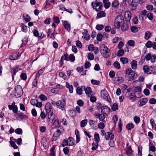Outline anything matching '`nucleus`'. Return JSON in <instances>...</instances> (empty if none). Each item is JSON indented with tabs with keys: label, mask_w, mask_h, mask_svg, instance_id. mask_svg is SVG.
I'll use <instances>...</instances> for the list:
<instances>
[{
	"label": "nucleus",
	"mask_w": 156,
	"mask_h": 156,
	"mask_svg": "<svg viewBox=\"0 0 156 156\" xmlns=\"http://www.w3.org/2000/svg\"><path fill=\"white\" fill-rule=\"evenodd\" d=\"M125 74V78H128L129 81L135 80L137 76V74L130 68L126 69Z\"/></svg>",
	"instance_id": "1"
},
{
	"label": "nucleus",
	"mask_w": 156,
	"mask_h": 156,
	"mask_svg": "<svg viewBox=\"0 0 156 156\" xmlns=\"http://www.w3.org/2000/svg\"><path fill=\"white\" fill-rule=\"evenodd\" d=\"M100 50L102 55L104 57L107 58L110 56V51L105 45H101L100 46Z\"/></svg>",
	"instance_id": "2"
},
{
	"label": "nucleus",
	"mask_w": 156,
	"mask_h": 156,
	"mask_svg": "<svg viewBox=\"0 0 156 156\" xmlns=\"http://www.w3.org/2000/svg\"><path fill=\"white\" fill-rule=\"evenodd\" d=\"M124 17L122 15H119L115 20L114 25L115 27L119 29L120 26L124 23Z\"/></svg>",
	"instance_id": "3"
},
{
	"label": "nucleus",
	"mask_w": 156,
	"mask_h": 156,
	"mask_svg": "<svg viewBox=\"0 0 156 156\" xmlns=\"http://www.w3.org/2000/svg\"><path fill=\"white\" fill-rule=\"evenodd\" d=\"M91 5L93 9L97 12L100 11L102 7V3L98 2L97 0L95 2H92Z\"/></svg>",
	"instance_id": "4"
},
{
	"label": "nucleus",
	"mask_w": 156,
	"mask_h": 156,
	"mask_svg": "<svg viewBox=\"0 0 156 156\" xmlns=\"http://www.w3.org/2000/svg\"><path fill=\"white\" fill-rule=\"evenodd\" d=\"M23 94V89L20 85H17L15 88L14 95L16 98L20 97Z\"/></svg>",
	"instance_id": "5"
},
{
	"label": "nucleus",
	"mask_w": 156,
	"mask_h": 156,
	"mask_svg": "<svg viewBox=\"0 0 156 156\" xmlns=\"http://www.w3.org/2000/svg\"><path fill=\"white\" fill-rule=\"evenodd\" d=\"M66 102L63 99L57 101V107L61 109L62 110L65 109Z\"/></svg>",
	"instance_id": "6"
},
{
	"label": "nucleus",
	"mask_w": 156,
	"mask_h": 156,
	"mask_svg": "<svg viewBox=\"0 0 156 156\" xmlns=\"http://www.w3.org/2000/svg\"><path fill=\"white\" fill-rule=\"evenodd\" d=\"M101 96L103 99L106 101H108V99L110 98V96L108 92L105 89L102 90L101 91Z\"/></svg>",
	"instance_id": "7"
},
{
	"label": "nucleus",
	"mask_w": 156,
	"mask_h": 156,
	"mask_svg": "<svg viewBox=\"0 0 156 156\" xmlns=\"http://www.w3.org/2000/svg\"><path fill=\"white\" fill-rule=\"evenodd\" d=\"M145 57L147 61L151 60V62L152 63L154 62L156 60V56L155 55H154L151 56V54L149 53Z\"/></svg>",
	"instance_id": "8"
},
{
	"label": "nucleus",
	"mask_w": 156,
	"mask_h": 156,
	"mask_svg": "<svg viewBox=\"0 0 156 156\" xmlns=\"http://www.w3.org/2000/svg\"><path fill=\"white\" fill-rule=\"evenodd\" d=\"M148 101L147 98H143L141 99L138 102V106L139 107H141L145 105Z\"/></svg>",
	"instance_id": "9"
},
{
	"label": "nucleus",
	"mask_w": 156,
	"mask_h": 156,
	"mask_svg": "<svg viewBox=\"0 0 156 156\" xmlns=\"http://www.w3.org/2000/svg\"><path fill=\"white\" fill-rule=\"evenodd\" d=\"M19 53H11L9 56V59L11 60H15L18 59L20 57Z\"/></svg>",
	"instance_id": "10"
},
{
	"label": "nucleus",
	"mask_w": 156,
	"mask_h": 156,
	"mask_svg": "<svg viewBox=\"0 0 156 156\" xmlns=\"http://www.w3.org/2000/svg\"><path fill=\"white\" fill-rule=\"evenodd\" d=\"M110 112V109L108 106H105L102 107L101 110L102 114L107 115V114L109 113Z\"/></svg>",
	"instance_id": "11"
},
{
	"label": "nucleus",
	"mask_w": 156,
	"mask_h": 156,
	"mask_svg": "<svg viewBox=\"0 0 156 156\" xmlns=\"http://www.w3.org/2000/svg\"><path fill=\"white\" fill-rule=\"evenodd\" d=\"M105 138L106 140H113L114 137V135L113 133L109 132L106 133H105Z\"/></svg>",
	"instance_id": "12"
},
{
	"label": "nucleus",
	"mask_w": 156,
	"mask_h": 156,
	"mask_svg": "<svg viewBox=\"0 0 156 156\" xmlns=\"http://www.w3.org/2000/svg\"><path fill=\"white\" fill-rule=\"evenodd\" d=\"M124 78L121 76H116L115 78L114 81L118 84L122 83L124 81Z\"/></svg>",
	"instance_id": "13"
},
{
	"label": "nucleus",
	"mask_w": 156,
	"mask_h": 156,
	"mask_svg": "<svg viewBox=\"0 0 156 156\" xmlns=\"http://www.w3.org/2000/svg\"><path fill=\"white\" fill-rule=\"evenodd\" d=\"M131 17V13L129 11H126L125 13V18L126 21H129Z\"/></svg>",
	"instance_id": "14"
},
{
	"label": "nucleus",
	"mask_w": 156,
	"mask_h": 156,
	"mask_svg": "<svg viewBox=\"0 0 156 156\" xmlns=\"http://www.w3.org/2000/svg\"><path fill=\"white\" fill-rule=\"evenodd\" d=\"M45 108L47 113L51 112L52 108V106L50 103H48L46 104L45 106Z\"/></svg>",
	"instance_id": "15"
},
{
	"label": "nucleus",
	"mask_w": 156,
	"mask_h": 156,
	"mask_svg": "<svg viewBox=\"0 0 156 156\" xmlns=\"http://www.w3.org/2000/svg\"><path fill=\"white\" fill-rule=\"evenodd\" d=\"M126 153L128 156H131L132 155L133 151L132 150L131 146L128 147L126 148Z\"/></svg>",
	"instance_id": "16"
},
{
	"label": "nucleus",
	"mask_w": 156,
	"mask_h": 156,
	"mask_svg": "<svg viewBox=\"0 0 156 156\" xmlns=\"http://www.w3.org/2000/svg\"><path fill=\"white\" fill-rule=\"evenodd\" d=\"M63 24L64 27L68 31H69L70 30V24L68 23L66 21H64L63 22Z\"/></svg>",
	"instance_id": "17"
},
{
	"label": "nucleus",
	"mask_w": 156,
	"mask_h": 156,
	"mask_svg": "<svg viewBox=\"0 0 156 156\" xmlns=\"http://www.w3.org/2000/svg\"><path fill=\"white\" fill-rule=\"evenodd\" d=\"M83 37L86 39V40H88L90 39V36L88 33V31L86 30H84V32L83 33Z\"/></svg>",
	"instance_id": "18"
},
{
	"label": "nucleus",
	"mask_w": 156,
	"mask_h": 156,
	"mask_svg": "<svg viewBox=\"0 0 156 156\" xmlns=\"http://www.w3.org/2000/svg\"><path fill=\"white\" fill-rule=\"evenodd\" d=\"M126 96L132 102L134 101L137 98L136 96L133 95L132 93Z\"/></svg>",
	"instance_id": "19"
},
{
	"label": "nucleus",
	"mask_w": 156,
	"mask_h": 156,
	"mask_svg": "<svg viewBox=\"0 0 156 156\" xmlns=\"http://www.w3.org/2000/svg\"><path fill=\"white\" fill-rule=\"evenodd\" d=\"M19 67L18 66H16L12 68L11 71V72L12 74V78H13L14 76L16 75V73L18 71Z\"/></svg>",
	"instance_id": "20"
},
{
	"label": "nucleus",
	"mask_w": 156,
	"mask_h": 156,
	"mask_svg": "<svg viewBox=\"0 0 156 156\" xmlns=\"http://www.w3.org/2000/svg\"><path fill=\"white\" fill-rule=\"evenodd\" d=\"M49 121L50 122H52L55 118V115L53 114L52 112L50 113V114L48 115Z\"/></svg>",
	"instance_id": "21"
},
{
	"label": "nucleus",
	"mask_w": 156,
	"mask_h": 156,
	"mask_svg": "<svg viewBox=\"0 0 156 156\" xmlns=\"http://www.w3.org/2000/svg\"><path fill=\"white\" fill-rule=\"evenodd\" d=\"M62 133V132L61 130H60L59 129L57 130L55 132H54L53 134V137L54 138L55 137H56L55 139H57L58 137L60 135L61 133Z\"/></svg>",
	"instance_id": "22"
},
{
	"label": "nucleus",
	"mask_w": 156,
	"mask_h": 156,
	"mask_svg": "<svg viewBox=\"0 0 156 156\" xmlns=\"http://www.w3.org/2000/svg\"><path fill=\"white\" fill-rule=\"evenodd\" d=\"M137 62L135 60H133L131 63L130 64L132 68L133 69H136L137 67Z\"/></svg>",
	"instance_id": "23"
},
{
	"label": "nucleus",
	"mask_w": 156,
	"mask_h": 156,
	"mask_svg": "<svg viewBox=\"0 0 156 156\" xmlns=\"http://www.w3.org/2000/svg\"><path fill=\"white\" fill-rule=\"evenodd\" d=\"M17 115L19 118L20 120H22L23 119H26L27 118V116L22 112L18 113Z\"/></svg>",
	"instance_id": "24"
},
{
	"label": "nucleus",
	"mask_w": 156,
	"mask_h": 156,
	"mask_svg": "<svg viewBox=\"0 0 156 156\" xmlns=\"http://www.w3.org/2000/svg\"><path fill=\"white\" fill-rule=\"evenodd\" d=\"M84 88L85 89V90L86 94L88 96H90L91 94L92 93L91 88L90 87H88L85 88L84 87Z\"/></svg>",
	"instance_id": "25"
},
{
	"label": "nucleus",
	"mask_w": 156,
	"mask_h": 156,
	"mask_svg": "<svg viewBox=\"0 0 156 156\" xmlns=\"http://www.w3.org/2000/svg\"><path fill=\"white\" fill-rule=\"evenodd\" d=\"M105 13L103 11H101L98 12L97 14V17L98 18L105 17Z\"/></svg>",
	"instance_id": "26"
},
{
	"label": "nucleus",
	"mask_w": 156,
	"mask_h": 156,
	"mask_svg": "<svg viewBox=\"0 0 156 156\" xmlns=\"http://www.w3.org/2000/svg\"><path fill=\"white\" fill-rule=\"evenodd\" d=\"M134 91L135 94L136 95V94L137 93H138V94L139 95L141 92V88L139 86L136 87L135 88Z\"/></svg>",
	"instance_id": "27"
},
{
	"label": "nucleus",
	"mask_w": 156,
	"mask_h": 156,
	"mask_svg": "<svg viewBox=\"0 0 156 156\" xmlns=\"http://www.w3.org/2000/svg\"><path fill=\"white\" fill-rule=\"evenodd\" d=\"M44 70V68L41 69L39 70L37 73L36 74L35 76L36 77V78L37 79H39L40 75L43 73Z\"/></svg>",
	"instance_id": "28"
},
{
	"label": "nucleus",
	"mask_w": 156,
	"mask_h": 156,
	"mask_svg": "<svg viewBox=\"0 0 156 156\" xmlns=\"http://www.w3.org/2000/svg\"><path fill=\"white\" fill-rule=\"evenodd\" d=\"M151 35V32L150 31H147L145 33L144 38L146 40L149 39Z\"/></svg>",
	"instance_id": "29"
},
{
	"label": "nucleus",
	"mask_w": 156,
	"mask_h": 156,
	"mask_svg": "<svg viewBox=\"0 0 156 156\" xmlns=\"http://www.w3.org/2000/svg\"><path fill=\"white\" fill-rule=\"evenodd\" d=\"M94 137L96 143H98L100 140L99 134L98 133H95L94 135Z\"/></svg>",
	"instance_id": "30"
},
{
	"label": "nucleus",
	"mask_w": 156,
	"mask_h": 156,
	"mask_svg": "<svg viewBox=\"0 0 156 156\" xmlns=\"http://www.w3.org/2000/svg\"><path fill=\"white\" fill-rule=\"evenodd\" d=\"M66 87L68 88L69 92L70 93H72L73 92V88L72 85H70L69 83L67 82L66 83Z\"/></svg>",
	"instance_id": "31"
},
{
	"label": "nucleus",
	"mask_w": 156,
	"mask_h": 156,
	"mask_svg": "<svg viewBox=\"0 0 156 156\" xmlns=\"http://www.w3.org/2000/svg\"><path fill=\"white\" fill-rule=\"evenodd\" d=\"M39 79H37L36 77H35V78L32 83V87H35L37 85V81Z\"/></svg>",
	"instance_id": "32"
},
{
	"label": "nucleus",
	"mask_w": 156,
	"mask_h": 156,
	"mask_svg": "<svg viewBox=\"0 0 156 156\" xmlns=\"http://www.w3.org/2000/svg\"><path fill=\"white\" fill-rule=\"evenodd\" d=\"M23 17L24 18L25 21L27 22H29L30 20V16L28 14H24Z\"/></svg>",
	"instance_id": "33"
},
{
	"label": "nucleus",
	"mask_w": 156,
	"mask_h": 156,
	"mask_svg": "<svg viewBox=\"0 0 156 156\" xmlns=\"http://www.w3.org/2000/svg\"><path fill=\"white\" fill-rule=\"evenodd\" d=\"M74 139L72 137H69L68 138V142L69 145H73L74 144Z\"/></svg>",
	"instance_id": "34"
},
{
	"label": "nucleus",
	"mask_w": 156,
	"mask_h": 156,
	"mask_svg": "<svg viewBox=\"0 0 156 156\" xmlns=\"http://www.w3.org/2000/svg\"><path fill=\"white\" fill-rule=\"evenodd\" d=\"M55 147L54 146L51 148L50 149V156H55V152L54 151Z\"/></svg>",
	"instance_id": "35"
},
{
	"label": "nucleus",
	"mask_w": 156,
	"mask_h": 156,
	"mask_svg": "<svg viewBox=\"0 0 156 156\" xmlns=\"http://www.w3.org/2000/svg\"><path fill=\"white\" fill-rule=\"evenodd\" d=\"M120 61L123 64H126L128 62V59L126 58H121Z\"/></svg>",
	"instance_id": "36"
},
{
	"label": "nucleus",
	"mask_w": 156,
	"mask_h": 156,
	"mask_svg": "<svg viewBox=\"0 0 156 156\" xmlns=\"http://www.w3.org/2000/svg\"><path fill=\"white\" fill-rule=\"evenodd\" d=\"M129 5L132 7V10H133L136 9L137 3L131 2L129 3Z\"/></svg>",
	"instance_id": "37"
},
{
	"label": "nucleus",
	"mask_w": 156,
	"mask_h": 156,
	"mask_svg": "<svg viewBox=\"0 0 156 156\" xmlns=\"http://www.w3.org/2000/svg\"><path fill=\"white\" fill-rule=\"evenodd\" d=\"M92 146H93L91 148V149L93 151H94L96 150L98 147V143H93L92 144Z\"/></svg>",
	"instance_id": "38"
},
{
	"label": "nucleus",
	"mask_w": 156,
	"mask_h": 156,
	"mask_svg": "<svg viewBox=\"0 0 156 156\" xmlns=\"http://www.w3.org/2000/svg\"><path fill=\"white\" fill-rule=\"evenodd\" d=\"M134 128V125L132 123L128 124L126 126V128L128 130H130Z\"/></svg>",
	"instance_id": "39"
},
{
	"label": "nucleus",
	"mask_w": 156,
	"mask_h": 156,
	"mask_svg": "<svg viewBox=\"0 0 156 156\" xmlns=\"http://www.w3.org/2000/svg\"><path fill=\"white\" fill-rule=\"evenodd\" d=\"M87 119L82 120L80 122V125L82 127H84L87 125Z\"/></svg>",
	"instance_id": "40"
},
{
	"label": "nucleus",
	"mask_w": 156,
	"mask_h": 156,
	"mask_svg": "<svg viewBox=\"0 0 156 156\" xmlns=\"http://www.w3.org/2000/svg\"><path fill=\"white\" fill-rule=\"evenodd\" d=\"M142 147L141 145H139L138 147V154L139 156H141L142 155Z\"/></svg>",
	"instance_id": "41"
},
{
	"label": "nucleus",
	"mask_w": 156,
	"mask_h": 156,
	"mask_svg": "<svg viewBox=\"0 0 156 156\" xmlns=\"http://www.w3.org/2000/svg\"><path fill=\"white\" fill-rule=\"evenodd\" d=\"M119 2L117 0H115L112 2V5L113 7L116 8L119 6Z\"/></svg>",
	"instance_id": "42"
},
{
	"label": "nucleus",
	"mask_w": 156,
	"mask_h": 156,
	"mask_svg": "<svg viewBox=\"0 0 156 156\" xmlns=\"http://www.w3.org/2000/svg\"><path fill=\"white\" fill-rule=\"evenodd\" d=\"M88 122L90 126L94 127L95 125L96 124V122L93 121L92 120L90 119L89 120Z\"/></svg>",
	"instance_id": "43"
},
{
	"label": "nucleus",
	"mask_w": 156,
	"mask_h": 156,
	"mask_svg": "<svg viewBox=\"0 0 156 156\" xmlns=\"http://www.w3.org/2000/svg\"><path fill=\"white\" fill-rule=\"evenodd\" d=\"M113 66L115 68L117 69H119L120 68V64L117 61H116L114 62Z\"/></svg>",
	"instance_id": "44"
},
{
	"label": "nucleus",
	"mask_w": 156,
	"mask_h": 156,
	"mask_svg": "<svg viewBox=\"0 0 156 156\" xmlns=\"http://www.w3.org/2000/svg\"><path fill=\"white\" fill-rule=\"evenodd\" d=\"M134 121L136 124H138L140 121V119L139 117L135 116L134 117Z\"/></svg>",
	"instance_id": "45"
},
{
	"label": "nucleus",
	"mask_w": 156,
	"mask_h": 156,
	"mask_svg": "<svg viewBox=\"0 0 156 156\" xmlns=\"http://www.w3.org/2000/svg\"><path fill=\"white\" fill-rule=\"evenodd\" d=\"M150 123L152 126V127L153 129L156 126V125L153 119H150Z\"/></svg>",
	"instance_id": "46"
},
{
	"label": "nucleus",
	"mask_w": 156,
	"mask_h": 156,
	"mask_svg": "<svg viewBox=\"0 0 156 156\" xmlns=\"http://www.w3.org/2000/svg\"><path fill=\"white\" fill-rule=\"evenodd\" d=\"M21 27L22 28V31L24 32H26L27 30V26H26L23 24H22Z\"/></svg>",
	"instance_id": "47"
},
{
	"label": "nucleus",
	"mask_w": 156,
	"mask_h": 156,
	"mask_svg": "<svg viewBox=\"0 0 156 156\" xmlns=\"http://www.w3.org/2000/svg\"><path fill=\"white\" fill-rule=\"evenodd\" d=\"M147 16L150 20H152L153 19V16L151 12L148 13L147 15Z\"/></svg>",
	"instance_id": "48"
},
{
	"label": "nucleus",
	"mask_w": 156,
	"mask_h": 156,
	"mask_svg": "<svg viewBox=\"0 0 156 156\" xmlns=\"http://www.w3.org/2000/svg\"><path fill=\"white\" fill-rule=\"evenodd\" d=\"M104 27V26L102 24H98L96 26V28L98 30H101Z\"/></svg>",
	"instance_id": "49"
},
{
	"label": "nucleus",
	"mask_w": 156,
	"mask_h": 156,
	"mask_svg": "<svg viewBox=\"0 0 156 156\" xmlns=\"http://www.w3.org/2000/svg\"><path fill=\"white\" fill-rule=\"evenodd\" d=\"M152 42L151 41H148L145 44L146 47L147 48L152 47Z\"/></svg>",
	"instance_id": "50"
},
{
	"label": "nucleus",
	"mask_w": 156,
	"mask_h": 156,
	"mask_svg": "<svg viewBox=\"0 0 156 156\" xmlns=\"http://www.w3.org/2000/svg\"><path fill=\"white\" fill-rule=\"evenodd\" d=\"M124 54V51L123 49H120L117 52V55L119 56H122Z\"/></svg>",
	"instance_id": "51"
},
{
	"label": "nucleus",
	"mask_w": 156,
	"mask_h": 156,
	"mask_svg": "<svg viewBox=\"0 0 156 156\" xmlns=\"http://www.w3.org/2000/svg\"><path fill=\"white\" fill-rule=\"evenodd\" d=\"M118 108V106L117 104L114 103L112 106V109L113 111H115Z\"/></svg>",
	"instance_id": "52"
},
{
	"label": "nucleus",
	"mask_w": 156,
	"mask_h": 156,
	"mask_svg": "<svg viewBox=\"0 0 156 156\" xmlns=\"http://www.w3.org/2000/svg\"><path fill=\"white\" fill-rule=\"evenodd\" d=\"M61 145L62 147H64L65 146L69 145L68 140L65 139L64 140Z\"/></svg>",
	"instance_id": "53"
},
{
	"label": "nucleus",
	"mask_w": 156,
	"mask_h": 156,
	"mask_svg": "<svg viewBox=\"0 0 156 156\" xmlns=\"http://www.w3.org/2000/svg\"><path fill=\"white\" fill-rule=\"evenodd\" d=\"M131 30L132 32L133 33H136L138 31V27H136L133 26L131 27Z\"/></svg>",
	"instance_id": "54"
},
{
	"label": "nucleus",
	"mask_w": 156,
	"mask_h": 156,
	"mask_svg": "<svg viewBox=\"0 0 156 156\" xmlns=\"http://www.w3.org/2000/svg\"><path fill=\"white\" fill-rule=\"evenodd\" d=\"M143 69L145 73H147L150 72V69L147 66H145L143 68Z\"/></svg>",
	"instance_id": "55"
},
{
	"label": "nucleus",
	"mask_w": 156,
	"mask_h": 156,
	"mask_svg": "<svg viewBox=\"0 0 156 156\" xmlns=\"http://www.w3.org/2000/svg\"><path fill=\"white\" fill-rule=\"evenodd\" d=\"M15 132L18 134H21L22 133L23 131L22 129L18 128L15 130Z\"/></svg>",
	"instance_id": "56"
},
{
	"label": "nucleus",
	"mask_w": 156,
	"mask_h": 156,
	"mask_svg": "<svg viewBox=\"0 0 156 156\" xmlns=\"http://www.w3.org/2000/svg\"><path fill=\"white\" fill-rule=\"evenodd\" d=\"M103 35L102 34H97V41H102Z\"/></svg>",
	"instance_id": "57"
},
{
	"label": "nucleus",
	"mask_w": 156,
	"mask_h": 156,
	"mask_svg": "<svg viewBox=\"0 0 156 156\" xmlns=\"http://www.w3.org/2000/svg\"><path fill=\"white\" fill-rule=\"evenodd\" d=\"M69 59L70 61L73 62H74L75 60V57L73 54H71L69 56Z\"/></svg>",
	"instance_id": "58"
},
{
	"label": "nucleus",
	"mask_w": 156,
	"mask_h": 156,
	"mask_svg": "<svg viewBox=\"0 0 156 156\" xmlns=\"http://www.w3.org/2000/svg\"><path fill=\"white\" fill-rule=\"evenodd\" d=\"M76 93L79 95H81L82 94V90L80 87H78L76 89Z\"/></svg>",
	"instance_id": "59"
},
{
	"label": "nucleus",
	"mask_w": 156,
	"mask_h": 156,
	"mask_svg": "<svg viewBox=\"0 0 156 156\" xmlns=\"http://www.w3.org/2000/svg\"><path fill=\"white\" fill-rule=\"evenodd\" d=\"M107 116V115H106L102 114H101L100 116V117L99 119L100 120V121H103L105 119V117Z\"/></svg>",
	"instance_id": "60"
},
{
	"label": "nucleus",
	"mask_w": 156,
	"mask_h": 156,
	"mask_svg": "<svg viewBox=\"0 0 156 156\" xmlns=\"http://www.w3.org/2000/svg\"><path fill=\"white\" fill-rule=\"evenodd\" d=\"M87 58L88 59L90 60H92L94 59V55L92 53H90L88 54L87 55Z\"/></svg>",
	"instance_id": "61"
},
{
	"label": "nucleus",
	"mask_w": 156,
	"mask_h": 156,
	"mask_svg": "<svg viewBox=\"0 0 156 156\" xmlns=\"http://www.w3.org/2000/svg\"><path fill=\"white\" fill-rule=\"evenodd\" d=\"M98 126L99 128L100 129H103L105 127V125L103 122H101L98 124Z\"/></svg>",
	"instance_id": "62"
},
{
	"label": "nucleus",
	"mask_w": 156,
	"mask_h": 156,
	"mask_svg": "<svg viewBox=\"0 0 156 156\" xmlns=\"http://www.w3.org/2000/svg\"><path fill=\"white\" fill-rule=\"evenodd\" d=\"M91 83L92 84L94 85H98L100 84V81L98 80H92Z\"/></svg>",
	"instance_id": "63"
},
{
	"label": "nucleus",
	"mask_w": 156,
	"mask_h": 156,
	"mask_svg": "<svg viewBox=\"0 0 156 156\" xmlns=\"http://www.w3.org/2000/svg\"><path fill=\"white\" fill-rule=\"evenodd\" d=\"M149 102L151 104H155L156 103V99L154 98H151Z\"/></svg>",
	"instance_id": "64"
}]
</instances>
